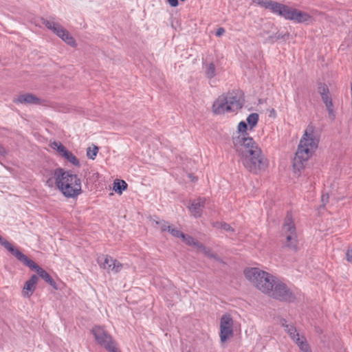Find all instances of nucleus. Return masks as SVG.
I'll use <instances>...</instances> for the list:
<instances>
[{"label": "nucleus", "mask_w": 352, "mask_h": 352, "mask_svg": "<svg viewBox=\"0 0 352 352\" xmlns=\"http://www.w3.org/2000/svg\"><path fill=\"white\" fill-rule=\"evenodd\" d=\"M247 128H248V125L243 121L240 122L238 124V130L239 132H242V133L245 132V131L247 130Z\"/></svg>", "instance_id": "obj_33"}, {"label": "nucleus", "mask_w": 352, "mask_h": 352, "mask_svg": "<svg viewBox=\"0 0 352 352\" xmlns=\"http://www.w3.org/2000/svg\"><path fill=\"white\" fill-rule=\"evenodd\" d=\"M198 250L201 251L203 254H204L206 256L209 258H214L218 261H220V258L217 256V254L212 252V249L208 247H206L201 243L199 245L197 248Z\"/></svg>", "instance_id": "obj_21"}, {"label": "nucleus", "mask_w": 352, "mask_h": 352, "mask_svg": "<svg viewBox=\"0 0 352 352\" xmlns=\"http://www.w3.org/2000/svg\"><path fill=\"white\" fill-rule=\"evenodd\" d=\"M91 332L98 344L104 347L110 352L117 351L116 344L112 337L102 327L95 326L93 327Z\"/></svg>", "instance_id": "obj_10"}, {"label": "nucleus", "mask_w": 352, "mask_h": 352, "mask_svg": "<svg viewBox=\"0 0 352 352\" xmlns=\"http://www.w3.org/2000/svg\"><path fill=\"white\" fill-rule=\"evenodd\" d=\"M322 100L324 102L326 108L329 112V117L331 119H334L335 115L333 113V103L331 97L330 96L329 94H327L321 96Z\"/></svg>", "instance_id": "obj_19"}, {"label": "nucleus", "mask_w": 352, "mask_h": 352, "mask_svg": "<svg viewBox=\"0 0 352 352\" xmlns=\"http://www.w3.org/2000/svg\"><path fill=\"white\" fill-rule=\"evenodd\" d=\"M221 228L226 231H232V232L234 231V230L231 228V226L226 223H221Z\"/></svg>", "instance_id": "obj_34"}, {"label": "nucleus", "mask_w": 352, "mask_h": 352, "mask_svg": "<svg viewBox=\"0 0 352 352\" xmlns=\"http://www.w3.org/2000/svg\"><path fill=\"white\" fill-rule=\"evenodd\" d=\"M244 275L258 289L267 294L272 292L273 284L276 279L272 274L257 267L245 269Z\"/></svg>", "instance_id": "obj_5"}, {"label": "nucleus", "mask_w": 352, "mask_h": 352, "mask_svg": "<svg viewBox=\"0 0 352 352\" xmlns=\"http://www.w3.org/2000/svg\"><path fill=\"white\" fill-rule=\"evenodd\" d=\"M114 260L115 258L109 255L102 254L98 257L97 262L100 267L104 269V266L111 265L112 262H115Z\"/></svg>", "instance_id": "obj_23"}, {"label": "nucleus", "mask_w": 352, "mask_h": 352, "mask_svg": "<svg viewBox=\"0 0 352 352\" xmlns=\"http://www.w3.org/2000/svg\"><path fill=\"white\" fill-rule=\"evenodd\" d=\"M248 124L250 126V129H252L258 121V115L256 113H250L246 118Z\"/></svg>", "instance_id": "obj_28"}, {"label": "nucleus", "mask_w": 352, "mask_h": 352, "mask_svg": "<svg viewBox=\"0 0 352 352\" xmlns=\"http://www.w3.org/2000/svg\"><path fill=\"white\" fill-rule=\"evenodd\" d=\"M115 262H112L111 265L108 266H104V270H106L108 272L118 273L122 269V264L120 263L116 259L114 260Z\"/></svg>", "instance_id": "obj_24"}, {"label": "nucleus", "mask_w": 352, "mask_h": 352, "mask_svg": "<svg viewBox=\"0 0 352 352\" xmlns=\"http://www.w3.org/2000/svg\"><path fill=\"white\" fill-rule=\"evenodd\" d=\"M98 147L93 145V147H88L87 149V156L91 160H94L98 153Z\"/></svg>", "instance_id": "obj_29"}, {"label": "nucleus", "mask_w": 352, "mask_h": 352, "mask_svg": "<svg viewBox=\"0 0 352 352\" xmlns=\"http://www.w3.org/2000/svg\"><path fill=\"white\" fill-rule=\"evenodd\" d=\"M155 223L160 227L162 232L168 231L170 228L171 226H169L165 221H155Z\"/></svg>", "instance_id": "obj_32"}, {"label": "nucleus", "mask_w": 352, "mask_h": 352, "mask_svg": "<svg viewBox=\"0 0 352 352\" xmlns=\"http://www.w3.org/2000/svg\"><path fill=\"white\" fill-rule=\"evenodd\" d=\"M0 244L9 251L18 261L23 263L28 257L23 254L19 249L14 247L10 242L0 236Z\"/></svg>", "instance_id": "obj_17"}, {"label": "nucleus", "mask_w": 352, "mask_h": 352, "mask_svg": "<svg viewBox=\"0 0 352 352\" xmlns=\"http://www.w3.org/2000/svg\"><path fill=\"white\" fill-rule=\"evenodd\" d=\"M224 33H225L224 28H219L217 29V30L216 32V36L219 37L221 35H223Z\"/></svg>", "instance_id": "obj_37"}, {"label": "nucleus", "mask_w": 352, "mask_h": 352, "mask_svg": "<svg viewBox=\"0 0 352 352\" xmlns=\"http://www.w3.org/2000/svg\"><path fill=\"white\" fill-rule=\"evenodd\" d=\"M189 177L190 178L192 182L197 181V178L195 176H193L192 174H189Z\"/></svg>", "instance_id": "obj_39"}, {"label": "nucleus", "mask_w": 352, "mask_h": 352, "mask_svg": "<svg viewBox=\"0 0 352 352\" xmlns=\"http://www.w3.org/2000/svg\"><path fill=\"white\" fill-rule=\"evenodd\" d=\"M268 294L280 301L290 302L296 299L294 294L288 288L287 285L277 278L273 284L272 292H269Z\"/></svg>", "instance_id": "obj_9"}, {"label": "nucleus", "mask_w": 352, "mask_h": 352, "mask_svg": "<svg viewBox=\"0 0 352 352\" xmlns=\"http://www.w3.org/2000/svg\"><path fill=\"white\" fill-rule=\"evenodd\" d=\"M43 24L47 29L51 30L68 45L71 46L76 45V41L74 38L70 35L69 32L58 23L55 22L53 20H45L43 22Z\"/></svg>", "instance_id": "obj_11"}, {"label": "nucleus", "mask_w": 352, "mask_h": 352, "mask_svg": "<svg viewBox=\"0 0 352 352\" xmlns=\"http://www.w3.org/2000/svg\"><path fill=\"white\" fill-rule=\"evenodd\" d=\"M241 160L244 167L249 172L254 174L265 170L268 166L267 160L263 155L261 148L241 157Z\"/></svg>", "instance_id": "obj_6"}, {"label": "nucleus", "mask_w": 352, "mask_h": 352, "mask_svg": "<svg viewBox=\"0 0 352 352\" xmlns=\"http://www.w3.org/2000/svg\"><path fill=\"white\" fill-rule=\"evenodd\" d=\"M281 236L285 239L283 245L288 249L296 252L298 250V240L296 228L292 214L287 213L281 230Z\"/></svg>", "instance_id": "obj_7"}, {"label": "nucleus", "mask_w": 352, "mask_h": 352, "mask_svg": "<svg viewBox=\"0 0 352 352\" xmlns=\"http://www.w3.org/2000/svg\"><path fill=\"white\" fill-rule=\"evenodd\" d=\"M7 153L6 148L0 144V155L4 156Z\"/></svg>", "instance_id": "obj_38"}, {"label": "nucleus", "mask_w": 352, "mask_h": 352, "mask_svg": "<svg viewBox=\"0 0 352 352\" xmlns=\"http://www.w3.org/2000/svg\"><path fill=\"white\" fill-rule=\"evenodd\" d=\"M38 280V277L34 274L25 282L22 291V294L24 297L30 298L36 289Z\"/></svg>", "instance_id": "obj_18"}, {"label": "nucleus", "mask_w": 352, "mask_h": 352, "mask_svg": "<svg viewBox=\"0 0 352 352\" xmlns=\"http://www.w3.org/2000/svg\"><path fill=\"white\" fill-rule=\"evenodd\" d=\"M168 232H170L172 236L177 238H182L184 234L182 232L173 226H170V228L168 230Z\"/></svg>", "instance_id": "obj_30"}, {"label": "nucleus", "mask_w": 352, "mask_h": 352, "mask_svg": "<svg viewBox=\"0 0 352 352\" xmlns=\"http://www.w3.org/2000/svg\"><path fill=\"white\" fill-rule=\"evenodd\" d=\"M183 241L189 246H194L197 248V249L199 247V245H200V242L195 240L193 237L188 235V234H184V236L182 238Z\"/></svg>", "instance_id": "obj_27"}, {"label": "nucleus", "mask_w": 352, "mask_h": 352, "mask_svg": "<svg viewBox=\"0 0 352 352\" xmlns=\"http://www.w3.org/2000/svg\"><path fill=\"white\" fill-rule=\"evenodd\" d=\"M329 195L328 194H323L321 197V201L323 204V206H325V204L329 201Z\"/></svg>", "instance_id": "obj_36"}, {"label": "nucleus", "mask_w": 352, "mask_h": 352, "mask_svg": "<svg viewBox=\"0 0 352 352\" xmlns=\"http://www.w3.org/2000/svg\"><path fill=\"white\" fill-rule=\"evenodd\" d=\"M319 137L312 124H309L300 140L293 161L294 169L300 170L318 148Z\"/></svg>", "instance_id": "obj_1"}, {"label": "nucleus", "mask_w": 352, "mask_h": 352, "mask_svg": "<svg viewBox=\"0 0 352 352\" xmlns=\"http://www.w3.org/2000/svg\"><path fill=\"white\" fill-rule=\"evenodd\" d=\"M205 73L207 78L211 79L214 77L216 73L215 66L213 63H206L204 65Z\"/></svg>", "instance_id": "obj_25"}, {"label": "nucleus", "mask_w": 352, "mask_h": 352, "mask_svg": "<svg viewBox=\"0 0 352 352\" xmlns=\"http://www.w3.org/2000/svg\"><path fill=\"white\" fill-rule=\"evenodd\" d=\"M302 352H312L305 336H301L294 341Z\"/></svg>", "instance_id": "obj_20"}, {"label": "nucleus", "mask_w": 352, "mask_h": 352, "mask_svg": "<svg viewBox=\"0 0 352 352\" xmlns=\"http://www.w3.org/2000/svg\"><path fill=\"white\" fill-rule=\"evenodd\" d=\"M282 326L285 327V331L293 341L300 336L296 328L294 325L283 323Z\"/></svg>", "instance_id": "obj_22"}, {"label": "nucleus", "mask_w": 352, "mask_h": 352, "mask_svg": "<svg viewBox=\"0 0 352 352\" xmlns=\"http://www.w3.org/2000/svg\"><path fill=\"white\" fill-rule=\"evenodd\" d=\"M205 197H199L192 201L188 206L190 212L195 218L200 217L206 203Z\"/></svg>", "instance_id": "obj_15"}, {"label": "nucleus", "mask_w": 352, "mask_h": 352, "mask_svg": "<svg viewBox=\"0 0 352 352\" xmlns=\"http://www.w3.org/2000/svg\"><path fill=\"white\" fill-rule=\"evenodd\" d=\"M54 179L57 188L67 198H76L82 193L81 180L71 171L58 168L54 170Z\"/></svg>", "instance_id": "obj_2"}, {"label": "nucleus", "mask_w": 352, "mask_h": 352, "mask_svg": "<svg viewBox=\"0 0 352 352\" xmlns=\"http://www.w3.org/2000/svg\"><path fill=\"white\" fill-rule=\"evenodd\" d=\"M50 146L52 148L56 150L61 157H64L67 162L74 166L77 167L80 166L78 159L71 151L67 150L60 142H54Z\"/></svg>", "instance_id": "obj_14"}, {"label": "nucleus", "mask_w": 352, "mask_h": 352, "mask_svg": "<svg viewBox=\"0 0 352 352\" xmlns=\"http://www.w3.org/2000/svg\"><path fill=\"white\" fill-rule=\"evenodd\" d=\"M13 101L14 103L24 104H41L43 100L32 94H24L19 95L16 98L14 99Z\"/></svg>", "instance_id": "obj_16"}, {"label": "nucleus", "mask_w": 352, "mask_h": 352, "mask_svg": "<svg viewBox=\"0 0 352 352\" xmlns=\"http://www.w3.org/2000/svg\"><path fill=\"white\" fill-rule=\"evenodd\" d=\"M261 7L271 10L287 20L302 23L312 21V16L305 12L271 0H257Z\"/></svg>", "instance_id": "obj_3"}, {"label": "nucleus", "mask_w": 352, "mask_h": 352, "mask_svg": "<svg viewBox=\"0 0 352 352\" xmlns=\"http://www.w3.org/2000/svg\"><path fill=\"white\" fill-rule=\"evenodd\" d=\"M346 258L348 262L352 263V249L347 250L346 253Z\"/></svg>", "instance_id": "obj_35"}, {"label": "nucleus", "mask_w": 352, "mask_h": 352, "mask_svg": "<svg viewBox=\"0 0 352 352\" xmlns=\"http://www.w3.org/2000/svg\"><path fill=\"white\" fill-rule=\"evenodd\" d=\"M318 90L320 96L329 94V90L327 85L322 82L318 84Z\"/></svg>", "instance_id": "obj_31"}, {"label": "nucleus", "mask_w": 352, "mask_h": 352, "mask_svg": "<svg viewBox=\"0 0 352 352\" xmlns=\"http://www.w3.org/2000/svg\"><path fill=\"white\" fill-rule=\"evenodd\" d=\"M243 102L241 92H230L219 96L212 104V111L214 114L234 112L242 107Z\"/></svg>", "instance_id": "obj_4"}, {"label": "nucleus", "mask_w": 352, "mask_h": 352, "mask_svg": "<svg viewBox=\"0 0 352 352\" xmlns=\"http://www.w3.org/2000/svg\"><path fill=\"white\" fill-rule=\"evenodd\" d=\"M22 263L28 267L32 270L36 271L37 274L54 289H58L56 282L50 276V275L45 270L39 267L34 261L27 257Z\"/></svg>", "instance_id": "obj_13"}, {"label": "nucleus", "mask_w": 352, "mask_h": 352, "mask_svg": "<svg viewBox=\"0 0 352 352\" xmlns=\"http://www.w3.org/2000/svg\"><path fill=\"white\" fill-rule=\"evenodd\" d=\"M113 184V190L119 194H122V191L126 189L128 186L125 181L118 179L116 180Z\"/></svg>", "instance_id": "obj_26"}, {"label": "nucleus", "mask_w": 352, "mask_h": 352, "mask_svg": "<svg viewBox=\"0 0 352 352\" xmlns=\"http://www.w3.org/2000/svg\"><path fill=\"white\" fill-rule=\"evenodd\" d=\"M246 134L242 133L237 137L233 138L234 147L240 156L242 157L247 154H251L252 151L260 149L257 144L250 137H246Z\"/></svg>", "instance_id": "obj_8"}, {"label": "nucleus", "mask_w": 352, "mask_h": 352, "mask_svg": "<svg viewBox=\"0 0 352 352\" xmlns=\"http://www.w3.org/2000/svg\"><path fill=\"white\" fill-rule=\"evenodd\" d=\"M233 320L230 314H223L220 319V340L222 343L233 336Z\"/></svg>", "instance_id": "obj_12"}]
</instances>
